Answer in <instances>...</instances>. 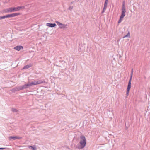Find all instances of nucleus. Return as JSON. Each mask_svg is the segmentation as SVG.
<instances>
[{"label":"nucleus","instance_id":"nucleus-1","mask_svg":"<svg viewBox=\"0 0 150 150\" xmlns=\"http://www.w3.org/2000/svg\"><path fill=\"white\" fill-rule=\"evenodd\" d=\"M24 6H18L16 7H11L5 9L4 11V13H11L19 11L24 9Z\"/></svg>","mask_w":150,"mask_h":150},{"label":"nucleus","instance_id":"nucleus-2","mask_svg":"<svg viewBox=\"0 0 150 150\" xmlns=\"http://www.w3.org/2000/svg\"><path fill=\"white\" fill-rule=\"evenodd\" d=\"M44 81L41 80L34 81L33 82H29L28 84H25L23 86V88H26L28 86H31L33 85H36L41 84L44 83Z\"/></svg>","mask_w":150,"mask_h":150},{"label":"nucleus","instance_id":"nucleus-3","mask_svg":"<svg viewBox=\"0 0 150 150\" xmlns=\"http://www.w3.org/2000/svg\"><path fill=\"white\" fill-rule=\"evenodd\" d=\"M133 74V73H132V72L131 73L130 78L129 81L128 83V86H127V92H126V94L127 96H128L129 94V93L130 90L131 88V81L132 79V78Z\"/></svg>","mask_w":150,"mask_h":150},{"label":"nucleus","instance_id":"nucleus-4","mask_svg":"<svg viewBox=\"0 0 150 150\" xmlns=\"http://www.w3.org/2000/svg\"><path fill=\"white\" fill-rule=\"evenodd\" d=\"M79 143L80 144V146H77L76 148L79 149H81L83 148L86 146V142L80 141Z\"/></svg>","mask_w":150,"mask_h":150},{"label":"nucleus","instance_id":"nucleus-5","mask_svg":"<svg viewBox=\"0 0 150 150\" xmlns=\"http://www.w3.org/2000/svg\"><path fill=\"white\" fill-rule=\"evenodd\" d=\"M21 15L19 13H16L6 15L7 18L14 17Z\"/></svg>","mask_w":150,"mask_h":150},{"label":"nucleus","instance_id":"nucleus-6","mask_svg":"<svg viewBox=\"0 0 150 150\" xmlns=\"http://www.w3.org/2000/svg\"><path fill=\"white\" fill-rule=\"evenodd\" d=\"M125 12H121V16L120 17V19H119L118 21V23H120L121 22L123 18L124 17L125 15Z\"/></svg>","mask_w":150,"mask_h":150},{"label":"nucleus","instance_id":"nucleus-7","mask_svg":"<svg viewBox=\"0 0 150 150\" xmlns=\"http://www.w3.org/2000/svg\"><path fill=\"white\" fill-rule=\"evenodd\" d=\"M122 12L125 13L126 8L125 6V2L123 1L122 2Z\"/></svg>","mask_w":150,"mask_h":150},{"label":"nucleus","instance_id":"nucleus-8","mask_svg":"<svg viewBox=\"0 0 150 150\" xmlns=\"http://www.w3.org/2000/svg\"><path fill=\"white\" fill-rule=\"evenodd\" d=\"M56 24L55 23H47V26L50 27H54L56 26Z\"/></svg>","mask_w":150,"mask_h":150},{"label":"nucleus","instance_id":"nucleus-9","mask_svg":"<svg viewBox=\"0 0 150 150\" xmlns=\"http://www.w3.org/2000/svg\"><path fill=\"white\" fill-rule=\"evenodd\" d=\"M80 138L81 140L80 141L86 142V139L84 136H81L80 137Z\"/></svg>","mask_w":150,"mask_h":150},{"label":"nucleus","instance_id":"nucleus-10","mask_svg":"<svg viewBox=\"0 0 150 150\" xmlns=\"http://www.w3.org/2000/svg\"><path fill=\"white\" fill-rule=\"evenodd\" d=\"M23 46H18L14 47V49L18 51H19L21 49H23Z\"/></svg>","mask_w":150,"mask_h":150},{"label":"nucleus","instance_id":"nucleus-11","mask_svg":"<svg viewBox=\"0 0 150 150\" xmlns=\"http://www.w3.org/2000/svg\"><path fill=\"white\" fill-rule=\"evenodd\" d=\"M9 140H11L12 139L15 140L16 139H19L20 138L17 136H10L9 137Z\"/></svg>","mask_w":150,"mask_h":150},{"label":"nucleus","instance_id":"nucleus-12","mask_svg":"<svg viewBox=\"0 0 150 150\" xmlns=\"http://www.w3.org/2000/svg\"><path fill=\"white\" fill-rule=\"evenodd\" d=\"M67 25L62 24V26H61L60 27V28H63L64 29H65V28H67Z\"/></svg>","mask_w":150,"mask_h":150},{"label":"nucleus","instance_id":"nucleus-13","mask_svg":"<svg viewBox=\"0 0 150 150\" xmlns=\"http://www.w3.org/2000/svg\"><path fill=\"white\" fill-rule=\"evenodd\" d=\"M31 65L30 64L27 65H26L25 66H24V67H23V69H28L29 68L31 67Z\"/></svg>","mask_w":150,"mask_h":150},{"label":"nucleus","instance_id":"nucleus-14","mask_svg":"<svg viewBox=\"0 0 150 150\" xmlns=\"http://www.w3.org/2000/svg\"><path fill=\"white\" fill-rule=\"evenodd\" d=\"M55 22L57 23V25L59 27L62 25V24L60 22L56 21Z\"/></svg>","mask_w":150,"mask_h":150},{"label":"nucleus","instance_id":"nucleus-15","mask_svg":"<svg viewBox=\"0 0 150 150\" xmlns=\"http://www.w3.org/2000/svg\"><path fill=\"white\" fill-rule=\"evenodd\" d=\"M130 37V32L129 31L128 32V33H127V34L123 38H125V37H129V38Z\"/></svg>","mask_w":150,"mask_h":150},{"label":"nucleus","instance_id":"nucleus-16","mask_svg":"<svg viewBox=\"0 0 150 150\" xmlns=\"http://www.w3.org/2000/svg\"><path fill=\"white\" fill-rule=\"evenodd\" d=\"M7 18L6 15V16H3L0 17V19H4L5 18Z\"/></svg>","mask_w":150,"mask_h":150},{"label":"nucleus","instance_id":"nucleus-17","mask_svg":"<svg viewBox=\"0 0 150 150\" xmlns=\"http://www.w3.org/2000/svg\"><path fill=\"white\" fill-rule=\"evenodd\" d=\"M108 2L105 1V2L104 4V6L107 7V4L108 3Z\"/></svg>","mask_w":150,"mask_h":150},{"label":"nucleus","instance_id":"nucleus-18","mask_svg":"<svg viewBox=\"0 0 150 150\" xmlns=\"http://www.w3.org/2000/svg\"><path fill=\"white\" fill-rule=\"evenodd\" d=\"M73 8V7L72 6H70L68 8V9L70 11Z\"/></svg>","mask_w":150,"mask_h":150},{"label":"nucleus","instance_id":"nucleus-19","mask_svg":"<svg viewBox=\"0 0 150 150\" xmlns=\"http://www.w3.org/2000/svg\"><path fill=\"white\" fill-rule=\"evenodd\" d=\"M31 147L32 148V149L33 150H36V148L35 147H34L32 146H30L29 147Z\"/></svg>","mask_w":150,"mask_h":150},{"label":"nucleus","instance_id":"nucleus-20","mask_svg":"<svg viewBox=\"0 0 150 150\" xmlns=\"http://www.w3.org/2000/svg\"><path fill=\"white\" fill-rule=\"evenodd\" d=\"M107 7L104 6V7L103 9V11H104L106 9Z\"/></svg>","mask_w":150,"mask_h":150},{"label":"nucleus","instance_id":"nucleus-21","mask_svg":"<svg viewBox=\"0 0 150 150\" xmlns=\"http://www.w3.org/2000/svg\"><path fill=\"white\" fill-rule=\"evenodd\" d=\"M131 72H132V73H133V69H132Z\"/></svg>","mask_w":150,"mask_h":150},{"label":"nucleus","instance_id":"nucleus-22","mask_svg":"<svg viewBox=\"0 0 150 150\" xmlns=\"http://www.w3.org/2000/svg\"><path fill=\"white\" fill-rule=\"evenodd\" d=\"M4 149V148H0V149Z\"/></svg>","mask_w":150,"mask_h":150},{"label":"nucleus","instance_id":"nucleus-23","mask_svg":"<svg viewBox=\"0 0 150 150\" xmlns=\"http://www.w3.org/2000/svg\"><path fill=\"white\" fill-rule=\"evenodd\" d=\"M105 1H106L108 2V0H105Z\"/></svg>","mask_w":150,"mask_h":150},{"label":"nucleus","instance_id":"nucleus-24","mask_svg":"<svg viewBox=\"0 0 150 150\" xmlns=\"http://www.w3.org/2000/svg\"><path fill=\"white\" fill-rule=\"evenodd\" d=\"M104 12V11H103H103H102V13H103Z\"/></svg>","mask_w":150,"mask_h":150},{"label":"nucleus","instance_id":"nucleus-25","mask_svg":"<svg viewBox=\"0 0 150 150\" xmlns=\"http://www.w3.org/2000/svg\"><path fill=\"white\" fill-rule=\"evenodd\" d=\"M73 2H71V4H72Z\"/></svg>","mask_w":150,"mask_h":150}]
</instances>
